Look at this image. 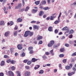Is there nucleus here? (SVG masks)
I'll return each instance as SVG.
<instances>
[{
	"label": "nucleus",
	"instance_id": "obj_1",
	"mask_svg": "<svg viewBox=\"0 0 76 76\" xmlns=\"http://www.w3.org/2000/svg\"><path fill=\"white\" fill-rule=\"evenodd\" d=\"M61 12H60L58 15V20H56L54 22L55 24H57L58 23L60 22V18L61 17Z\"/></svg>",
	"mask_w": 76,
	"mask_h": 76
},
{
	"label": "nucleus",
	"instance_id": "obj_2",
	"mask_svg": "<svg viewBox=\"0 0 76 76\" xmlns=\"http://www.w3.org/2000/svg\"><path fill=\"white\" fill-rule=\"evenodd\" d=\"M50 43H49L48 44V46L49 47H51V46H53V45L55 43L54 42V40H51L50 42Z\"/></svg>",
	"mask_w": 76,
	"mask_h": 76
},
{
	"label": "nucleus",
	"instance_id": "obj_3",
	"mask_svg": "<svg viewBox=\"0 0 76 76\" xmlns=\"http://www.w3.org/2000/svg\"><path fill=\"white\" fill-rule=\"evenodd\" d=\"M22 46H23V45H18L17 46V47L18 50H22V48H23Z\"/></svg>",
	"mask_w": 76,
	"mask_h": 76
},
{
	"label": "nucleus",
	"instance_id": "obj_4",
	"mask_svg": "<svg viewBox=\"0 0 76 76\" xmlns=\"http://www.w3.org/2000/svg\"><path fill=\"white\" fill-rule=\"evenodd\" d=\"M29 35V33L28 31H26L25 33L24 36V37H27Z\"/></svg>",
	"mask_w": 76,
	"mask_h": 76
},
{
	"label": "nucleus",
	"instance_id": "obj_5",
	"mask_svg": "<svg viewBox=\"0 0 76 76\" xmlns=\"http://www.w3.org/2000/svg\"><path fill=\"white\" fill-rule=\"evenodd\" d=\"M8 73L10 76H14V73H13V72L11 71H9Z\"/></svg>",
	"mask_w": 76,
	"mask_h": 76
},
{
	"label": "nucleus",
	"instance_id": "obj_6",
	"mask_svg": "<svg viewBox=\"0 0 76 76\" xmlns=\"http://www.w3.org/2000/svg\"><path fill=\"white\" fill-rule=\"evenodd\" d=\"M42 36L38 35L37 37V40H41L43 38Z\"/></svg>",
	"mask_w": 76,
	"mask_h": 76
},
{
	"label": "nucleus",
	"instance_id": "obj_7",
	"mask_svg": "<svg viewBox=\"0 0 76 76\" xmlns=\"http://www.w3.org/2000/svg\"><path fill=\"white\" fill-rule=\"evenodd\" d=\"M28 31V35H29L30 37H32V35H34V32H31L29 31Z\"/></svg>",
	"mask_w": 76,
	"mask_h": 76
},
{
	"label": "nucleus",
	"instance_id": "obj_8",
	"mask_svg": "<svg viewBox=\"0 0 76 76\" xmlns=\"http://www.w3.org/2000/svg\"><path fill=\"white\" fill-rule=\"evenodd\" d=\"M38 60V59H36L35 58H32L31 61L32 62H35V61H37Z\"/></svg>",
	"mask_w": 76,
	"mask_h": 76
},
{
	"label": "nucleus",
	"instance_id": "obj_9",
	"mask_svg": "<svg viewBox=\"0 0 76 76\" xmlns=\"http://www.w3.org/2000/svg\"><path fill=\"white\" fill-rule=\"evenodd\" d=\"M44 14V12L43 11H40L39 12V16H42Z\"/></svg>",
	"mask_w": 76,
	"mask_h": 76
},
{
	"label": "nucleus",
	"instance_id": "obj_10",
	"mask_svg": "<svg viewBox=\"0 0 76 76\" xmlns=\"http://www.w3.org/2000/svg\"><path fill=\"white\" fill-rule=\"evenodd\" d=\"M9 34H10V32L8 31L5 32L4 34V35L6 37H9Z\"/></svg>",
	"mask_w": 76,
	"mask_h": 76
},
{
	"label": "nucleus",
	"instance_id": "obj_11",
	"mask_svg": "<svg viewBox=\"0 0 76 76\" xmlns=\"http://www.w3.org/2000/svg\"><path fill=\"white\" fill-rule=\"evenodd\" d=\"M30 72L29 71H27L25 73V76H29L30 75Z\"/></svg>",
	"mask_w": 76,
	"mask_h": 76
},
{
	"label": "nucleus",
	"instance_id": "obj_12",
	"mask_svg": "<svg viewBox=\"0 0 76 76\" xmlns=\"http://www.w3.org/2000/svg\"><path fill=\"white\" fill-rule=\"evenodd\" d=\"M75 72H73L71 73L69 72L68 73V76H72L73 75L75 74Z\"/></svg>",
	"mask_w": 76,
	"mask_h": 76
},
{
	"label": "nucleus",
	"instance_id": "obj_13",
	"mask_svg": "<svg viewBox=\"0 0 76 76\" xmlns=\"http://www.w3.org/2000/svg\"><path fill=\"white\" fill-rule=\"evenodd\" d=\"M37 11H38L37 10L33 9L31 10V12L32 13H37Z\"/></svg>",
	"mask_w": 76,
	"mask_h": 76
},
{
	"label": "nucleus",
	"instance_id": "obj_14",
	"mask_svg": "<svg viewBox=\"0 0 76 76\" xmlns=\"http://www.w3.org/2000/svg\"><path fill=\"white\" fill-rule=\"evenodd\" d=\"M53 52H54L53 50H52L50 51V53L51 54V55L53 56H54V53H53Z\"/></svg>",
	"mask_w": 76,
	"mask_h": 76
},
{
	"label": "nucleus",
	"instance_id": "obj_15",
	"mask_svg": "<svg viewBox=\"0 0 76 76\" xmlns=\"http://www.w3.org/2000/svg\"><path fill=\"white\" fill-rule=\"evenodd\" d=\"M69 28L67 27V26H66L64 28L62 29V31H68Z\"/></svg>",
	"mask_w": 76,
	"mask_h": 76
},
{
	"label": "nucleus",
	"instance_id": "obj_16",
	"mask_svg": "<svg viewBox=\"0 0 76 76\" xmlns=\"http://www.w3.org/2000/svg\"><path fill=\"white\" fill-rule=\"evenodd\" d=\"M39 67H40V65H36L35 67H34V69L35 70H37V69H39Z\"/></svg>",
	"mask_w": 76,
	"mask_h": 76
},
{
	"label": "nucleus",
	"instance_id": "obj_17",
	"mask_svg": "<svg viewBox=\"0 0 76 76\" xmlns=\"http://www.w3.org/2000/svg\"><path fill=\"white\" fill-rule=\"evenodd\" d=\"M30 7H29L27 6L26 7V8L25 10V12H28V10H29Z\"/></svg>",
	"mask_w": 76,
	"mask_h": 76
},
{
	"label": "nucleus",
	"instance_id": "obj_18",
	"mask_svg": "<svg viewBox=\"0 0 76 76\" xmlns=\"http://www.w3.org/2000/svg\"><path fill=\"white\" fill-rule=\"evenodd\" d=\"M4 61H1L0 65L1 66H4Z\"/></svg>",
	"mask_w": 76,
	"mask_h": 76
},
{
	"label": "nucleus",
	"instance_id": "obj_19",
	"mask_svg": "<svg viewBox=\"0 0 76 76\" xmlns=\"http://www.w3.org/2000/svg\"><path fill=\"white\" fill-rule=\"evenodd\" d=\"M48 30L49 31H50V32H51L52 31H53V30L52 29V27L49 26L48 28Z\"/></svg>",
	"mask_w": 76,
	"mask_h": 76
},
{
	"label": "nucleus",
	"instance_id": "obj_20",
	"mask_svg": "<svg viewBox=\"0 0 76 76\" xmlns=\"http://www.w3.org/2000/svg\"><path fill=\"white\" fill-rule=\"evenodd\" d=\"M50 8L48 7H45L43 8V10H49Z\"/></svg>",
	"mask_w": 76,
	"mask_h": 76
},
{
	"label": "nucleus",
	"instance_id": "obj_21",
	"mask_svg": "<svg viewBox=\"0 0 76 76\" xmlns=\"http://www.w3.org/2000/svg\"><path fill=\"white\" fill-rule=\"evenodd\" d=\"M33 47L32 46L29 47L28 48V51H31V50H33Z\"/></svg>",
	"mask_w": 76,
	"mask_h": 76
},
{
	"label": "nucleus",
	"instance_id": "obj_22",
	"mask_svg": "<svg viewBox=\"0 0 76 76\" xmlns=\"http://www.w3.org/2000/svg\"><path fill=\"white\" fill-rule=\"evenodd\" d=\"M17 35H18V31H15L14 32V36L16 37V36H17Z\"/></svg>",
	"mask_w": 76,
	"mask_h": 76
},
{
	"label": "nucleus",
	"instance_id": "obj_23",
	"mask_svg": "<svg viewBox=\"0 0 76 76\" xmlns=\"http://www.w3.org/2000/svg\"><path fill=\"white\" fill-rule=\"evenodd\" d=\"M70 66H67L65 67V68L66 70H69V69H70Z\"/></svg>",
	"mask_w": 76,
	"mask_h": 76
},
{
	"label": "nucleus",
	"instance_id": "obj_24",
	"mask_svg": "<svg viewBox=\"0 0 76 76\" xmlns=\"http://www.w3.org/2000/svg\"><path fill=\"white\" fill-rule=\"evenodd\" d=\"M60 52H61V53H63V51H65V50L64 49V48H62L60 50Z\"/></svg>",
	"mask_w": 76,
	"mask_h": 76
},
{
	"label": "nucleus",
	"instance_id": "obj_25",
	"mask_svg": "<svg viewBox=\"0 0 76 76\" xmlns=\"http://www.w3.org/2000/svg\"><path fill=\"white\" fill-rule=\"evenodd\" d=\"M4 25V22L3 21H1L0 23V25Z\"/></svg>",
	"mask_w": 76,
	"mask_h": 76
},
{
	"label": "nucleus",
	"instance_id": "obj_26",
	"mask_svg": "<svg viewBox=\"0 0 76 76\" xmlns=\"http://www.w3.org/2000/svg\"><path fill=\"white\" fill-rule=\"evenodd\" d=\"M17 21L18 22H21L22 21V19L21 18H19L18 19Z\"/></svg>",
	"mask_w": 76,
	"mask_h": 76
},
{
	"label": "nucleus",
	"instance_id": "obj_27",
	"mask_svg": "<svg viewBox=\"0 0 76 76\" xmlns=\"http://www.w3.org/2000/svg\"><path fill=\"white\" fill-rule=\"evenodd\" d=\"M20 57H23L25 56V53H23L21 54L20 55Z\"/></svg>",
	"mask_w": 76,
	"mask_h": 76
},
{
	"label": "nucleus",
	"instance_id": "obj_28",
	"mask_svg": "<svg viewBox=\"0 0 76 76\" xmlns=\"http://www.w3.org/2000/svg\"><path fill=\"white\" fill-rule=\"evenodd\" d=\"M42 57L43 59L44 60H45L47 59V57H46V56H45V55H44L42 56Z\"/></svg>",
	"mask_w": 76,
	"mask_h": 76
},
{
	"label": "nucleus",
	"instance_id": "obj_29",
	"mask_svg": "<svg viewBox=\"0 0 76 76\" xmlns=\"http://www.w3.org/2000/svg\"><path fill=\"white\" fill-rule=\"evenodd\" d=\"M40 1H36L35 2V3L36 5H38L39 4Z\"/></svg>",
	"mask_w": 76,
	"mask_h": 76
},
{
	"label": "nucleus",
	"instance_id": "obj_30",
	"mask_svg": "<svg viewBox=\"0 0 76 76\" xmlns=\"http://www.w3.org/2000/svg\"><path fill=\"white\" fill-rule=\"evenodd\" d=\"M41 4H42L44 5V4H46V1L45 0H44L43 1L41 2Z\"/></svg>",
	"mask_w": 76,
	"mask_h": 76
},
{
	"label": "nucleus",
	"instance_id": "obj_31",
	"mask_svg": "<svg viewBox=\"0 0 76 76\" xmlns=\"http://www.w3.org/2000/svg\"><path fill=\"white\" fill-rule=\"evenodd\" d=\"M16 73L18 74L17 76H21V75H20V73H19V71H17L16 72Z\"/></svg>",
	"mask_w": 76,
	"mask_h": 76
},
{
	"label": "nucleus",
	"instance_id": "obj_32",
	"mask_svg": "<svg viewBox=\"0 0 76 76\" xmlns=\"http://www.w3.org/2000/svg\"><path fill=\"white\" fill-rule=\"evenodd\" d=\"M44 70H40V71L39 72V74H42V73H44Z\"/></svg>",
	"mask_w": 76,
	"mask_h": 76
},
{
	"label": "nucleus",
	"instance_id": "obj_33",
	"mask_svg": "<svg viewBox=\"0 0 76 76\" xmlns=\"http://www.w3.org/2000/svg\"><path fill=\"white\" fill-rule=\"evenodd\" d=\"M73 32H74V31L73 29L70 30L69 33V34H73Z\"/></svg>",
	"mask_w": 76,
	"mask_h": 76
},
{
	"label": "nucleus",
	"instance_id": "obj_34",
	"mask_svg": "<svg viewBox=\"0 0 76 76\" xmlns=\"http://www.w3.org/2000/svg\"><path fill=\"white\" fill-rule=\"evenodd\" d=\"M16 63V61H15V60H12L11 61V64H15V63Z\"/></svg>",
	"mask_w": 76,
	"mask_h": 76
},
{
	"label": "nucleus",
	"instance_id": "obj_35",
	"mask_svg": "<svg viewBox=\"0 0 76 76\" xmlns=\"http://www.w3.org/2000/svg\"><path fill=\"white\" fill-rule=\"evenodd\" d=\"M34 28V29H38V27L36 25H34L33 26Z\"/></svg>",
	"mask_w": 76,
	"mask_h": 76
},
{
	"label": "nucleus",
	"instance_id": "obj_36",
	"mask_svg": "<svg viewBox=\"0 0 76 76\" xmlns=\"http://www.w3.org/2000/svg\"><path fill=\"white\" fill-rule=\"evenodd\" d=\"M64 56V55L63 54H61L59 56V57H61V58L63 57Z\"/></svg>",
	"mask_w": 76,
	"mask_h": 76
},
{
	"label": "nucleus",
	"instance_id": "obj_37",
	"mask_svg": "<svg viewBox=\"0 0 76 76\" xmlns=\"http://www.w3.org/2000/svg\"><path fill=\"white\" fill-rule=\"evenodd\" d=\"M29 54H33L34 53V51L33 50H29Z\"/></svg>",
	"mask_w": 76,
	"mask_h": 76
},
{
	"label": "nucleus",
	"instance_id": "obj_38",
	"mask_svg": "<svg viewBox=\"0 0 76 76\" xmlns=\"http://www.w3.org/2000/svg\"><path fill=\"white\" fill-rule=\"evenodd\" d=\"M4 58H9V56L7 55H5L4 56Z\"/></svg>",
	"mask_w": 76,
	"mask_h": 76
},
{
	"label": "nucleus",
	"instance_id": "obj_39",
	"mask_svg": "<svg viewBox=\"0 0 76 76\" xmlns=\"http://www.w3.org/2000/svg\"><path fill=\"white\" fill-rule=\"evenodd\" d=\"M72 70H73V71H74V72H75L76 70V68L75 66H74L72 67Z\"/></svg>",
	"mask_w": 76,
	"mask_h": 76
},
{
	"label": "nucleus",
	"instance_id": "obj_40",
	"mask_svg": "<svg viewBox=\"0 0 76 76\" xmlns=\"http://www.w3.org/2000/svg\"><path fill=\"white\" fill-rule=\"evenodd\" d=\"M25 10V9L24 8H23L21 9L19 11V12H23V11Z\"/></svg>",
	"mask_w": 76,
	"mask_h": 76
},
{
	"label": "nucleus",
	"instance_id": "obj_41",
	"mask_svg": "<svg viewBox=\"0 0 76 76\" xmlns=\"http://www.w3.org/2000/svg\"><path fill=\"white\" fill-rule=\"evenodd\" d=\"M63 62L64 63H66V62H67V59H64L63 60Z\"/></svg>",
	"mask_w": 76,
	"mask_h": 76
},
{
	"label": "nucleus",
	"instance_id": "obj_42",
	"mask_svg": "<svg viewBox=\"0 0 76 76\" xmlns=\"http://www.w3.org/2000/svg\"><path fill=\"white\" fill-rule=\"evenodd\" d=\"M7 62L8 63H11V60L10 59H8L7 60Z\"/></svg>",
	"mask_w": 76,
	"mask_h": 76
},
{
	"label": "nucleus",
	"instance_id": "obj_43",
	"mask_svg": "<svg viewBox=\"0 0 76 76\" xmlns=\"http://www.w3.org/2000/svg\"><path fill=\"white\" fill-rule=\"evenodd\" d=\"M27 64H28V65H30V64H31V61H29L27 62Z\"/></svg>",
	"mask_w": 76,
	"mask_h": 76
},
{
	"label": "nucleus",
	"instance_id": "obj_44",
	"mask_svg": "<svg viewBox=\"0 0 76 76\" xmlns=\"http://www.w3.org/2000/svg\"><path fill=\"white\" fill-rule=\"evenodd\" d=\"M65 45L66 47H69V44L67 43L65 44Z\"/></svg>",
	"mask_w": 76,
	"mask_h": 76
},
{
	"label": "nucleus",
	"instance_id": "obj_45",
	"mask_svg": "<svg viewBox=\"0 0 76 76\" xmlns=\"http://www.w3.org/2000/svg\"><path fill=\"white\" fill-rule=\"evenodd\" d=\"M55 34H57L58 31V30H57V29H56L55 30Z\"/></svg>",
	"mask_w": 76,
	"mask_h": 76
},
{
	"label": "nucleus",
	"instance_id": "obj_46",
	"mask_svg": "<svg viewBox=\"0 0 76 76\" xmlns=\"http://www.w3.org/2000/svg\"><path fill=\"white\" fill-rule=\"evenodd\" d=\"M18 6L19 7H22V4L20 3H19Z\"/></svg>",
	"mask_w": 76,
	"mask_h": 76
},
{
	"label": "nucleus",
	"instance_id": "obj_47",
	"mask_svg": "<svg viewBox=\"0 0 76 76\" xmlns=\"http://www.w3.org/2000/svg\"><path fill=\"white\" fill-rule=\"evenodd\" d=\"M59 67L60 68V69H62V67H61V64H59Z\"/></svg>",
	"mask_w": 76,
	"mask_h": 76
},
{
	"label": "nucleus",
	"instance_id": "obj_48",
	"mask_svg": "<svg viewBox=\"0 0 76 76\" xmlns=\"http://www.w3.org/2000/svg\"><path fill=\"white\" fill-rule=\"evenodd\" d=\"M69 38H72L73 37V35L72 34L69 35Z\"/></svg>",
	"mask_w": 76,
	"mask_h": 76
},
{
	"label": "nucleus",
	"instance_id": "obj_49",
	"mask_svg": "<svg viewBox=\"0 0 76 76\" xmlns=\"http://www.w3.org/2000/svg\"><path fill=\"white\" fill-rule=\"evenodd\" d=\"M13 48H11L10 49V51L12 54V53H13Z\"/></svg>",
	"mask_w": 76,
	"mask_h": 76
},
{
	"label": "nucleus",
	"instance_id": "obj_50",
	"mask_svg": "<svg viewBox=\"0 0 76 76\" xmlns=\"http://www.w3.org/2000/svg\"><path fill=\"white\" fill-rule=\"evenodd\" d=\"M22 1L23 3V6H25V1H24V0H22Z\"/></svg>",
	"mask_w": 76,
	"mask_h": 76
},
{
	"label": "nucleus",
	"instance_id": "obj_51",
	"mask_svg": "<svg viewBox=\"0 0 76 76\" xmlns=\"http://www.w3.org/2000/svg\"><path fill=\"white\" fill-rule=\"evenodd\" d=\"M76 56V52L73 53L72 55L71 56Z\"/></svg>",
	"mask_w": 76,
	"mask_h": 76
},
{
	"label": "nucleus",
	"instance_id": "obj_52",
	"mask_svg": "<svg viewBox=\"0 0 76 76\" xmlns=\"http://www.w3.org/2000/svg\"><path fill=\"white\" fill-rule=\"evenodd\" d=\"M45 54H46V55H47V56H48V55H49V54H50V53L48 52H46L45 53Z\"/></svg>",
	"mask_w": 76,
	"mask_h": 76
},
{
	"label": "nucleus",
	"instance_id": "obj_53",
	"mask_svg": "<svg viewBox=\"0 0 76 76\" xmlns=\"http://www.w3.org/2000/svg\"><path fill=\"white\" fill-rule=\"evenodd\" d=\"M42 44V41L40 40L39 42V44Z\"/></svg>",
	"mask_w": 76,
	"mask_h": 76
},
{
	"label": "nucleus",
	"instance_id": "obj_54",
	"mask_svg": "<svg viewBox=\"0 0 76 76\" xmlns=\"http://www.w3.org/2000/svg\"><path fill=\"white\" fill-rule=\"evenodd\" d=\"M4 76V74L3 73H0V76Z\"/></svg>",
	"mask_w": 76,
	"mask_h": 76
},
{
	"label": "nucleus",
	"instance_id": "obj_55",
	"mask_svg": "<svg viewBox=\"0 0 76 76\" xmlns=\"http://www.w3.org/2000/svg\"><path fill=\"white\" fill-rule=\"evenodd\" d=\"M7 1V0H0V1L1 2H2V1H4V2H6Z\"/></svg>",
	"mask_w": 76,
	"mask_h": 76
},
{
	"label": "nucleus",
	"instance_id": "obj_56",
	"mask_svg": "<svg viewBox=\"0 0 76 76\" xmlns=\"http://www.w3.org/2000/svg\"><path fill=\"white\" fill-rule=\"evenodd\" d=\"M25 68L26 69H29V66H26L25 67Z\"/></svg>",
	"mask_w": 76,
	"mask_h": 76
},
{
	"label": "nucleus",
	"instance_id": "obj_57",
	"mask_svg": "<svg viewBox=\"0 0 76 76\" xmlns=\"http://www.w3.org/2000/svg\"><path fill=\"white\" fill-rule=\"evenodd\" d=\"M11 69L12 70H15V66H12L11 67Z\"/></svg>",
	"mask_w": 76,
	"mask_h": 76
},
{
	"label": "nucleus",
	"instance_id": "obj_58",
	"mask_svg": "<svg viewBox=\"0 0 76 76\" xmlns=\"http://www.w3.org/2000/svg\"><path fill=\"white\" fill-rule=\"evenodd\" d=\"M10 23H11V25H10L11 26L12 25H13L14 23H13V21H11L10 22Z\"/></svg>",
	"mask_w": 76,
	"mask_h": 76
},
{
	"label": "nucleus",
	"instance_id": "obj_59",
	"mask_svg": "<svg viewBox=\"0 0 76 76\" xmlns=\"http://www.w3.org/2000/svg\"><path fill=\"white\" fill-rule=\"evenodd\" d=\"M27 61H28V60H25L23 61L24 63H27Z\"/></svg>",
	"mask_w": 76,
	"mask_h": 76
},
{
	"label": "nucleus",
	"instance_id": "obj_60",
	"mask_svg": "<svg viewBox=\"0 0 76 76\" xmlns=\"http://www.w3.org/2000/svg\"><path fill=\"white\" fill-rule=\"evenodd\" d=\"M31 23H36V21H32L31 22Z\"/></svg>",
	"mask_w": 76,
	"mask_h": 76
},
{
	"label": "nucleus",
	"instance_id": "obj_61",
	"mask_svg": "<svg viewBox=\"0 0 76 76\" xmlns=\"http://www.w3.org/2000/svg\"><path fill=\"white\" fill-rule=\"evenodd\" d=\"M46 17L47 15H46L45 14L43 15V18H45Z\"/></svg>",
	"mask_w": 76,
	"mask_h": 76
},
{
	"label": "nucleus",
	"instance_id": "obj_62",
	"mask_svg": "<svg viewBox=\"0 0 76 76\" xmlns=\"http://www.w3.org/2000/svg\"><path fill=\"white\" fill-rule=\"evenodd\" d=\"M51 65L50 64H45V66H50Z\"/></svg>",
	"mask_w": 76,
	"mask_h": 76
},
{
	"label": "nucleus",
	"instance_id": "obj_63",
	"mask_svg": "<svg viewBox=\"0 0 76 76\" xmlns=\"http://www.w3.org/2000/svg\"><path fill=\"white\" fill-rule=\"evenodd\" d=\"M69 30H67V31L65 33V34H67V33H69Z\"/></svg>",
	"mask_w": 76,
	"mask_h": 76
},
{
	"label": "nucleus",
	"instance_id": "obj_64",
	"mask_svg": "<svg viewBox=\"0 0 76 76\" xmlns=\"http://www.w3.org/2000/svg\"><path fill=\"white\" fill-rule=\"evenodd\" d=\"M53 19H53V16H51V18H50V20H53Z\"/></svg>",
	"mask_w": 76,
	"mask_h": 76
}]
</instances>
